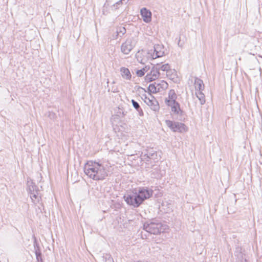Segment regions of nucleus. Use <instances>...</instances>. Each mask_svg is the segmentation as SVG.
<instances>
[{"mask_svg": "<svg viewBox=\"0 0 262 262\" xmlns=\"http://www.w3.org/2000/svg\"><path fill=\"white\" fill-rule=\"evenodd\" d=\"M85 174L94 180H102L107 176L105 166L102 164L93 161H88L84 165Z\"/></svg>", "mask_w": 262, "mask_h": 262, "instance_id": "nucleus-1", "label": "nucleus"}, {"mask_svg": "<svg viewBox=\"0 0 262 262\" xmlns=\"http://www.w3.org/2000/svg\"><path fill=\"white\" fill-rule=\"evenodd\" d=\"M152 190L145 188L135 190L131 193L124 196L126 203L135 208L138 207L143 201L149 198L152 195Z\"/></svg>", "mask_w": 262, "mask_h": 262, "instance_id": "nucleus-2", "label": "nucleus"}, {"mask_svg": "<svg viewBox=\"0 0 262 262\" xmlns=\"http://www.w3.org/2000/svg\"><path fill=\"white\" fill-rule=\"evenodd\" d=\"M143 229L150 234L157 235L168 229V226L159 220L153 219L144 224Z\"/></svg>", "mask_w": 262, "mask_h": 262, "instance_id": "nucleus-3", "label": "nucleus"}, {"mask_svg": "<svg viewBox=\"0 0 262 262\" xmlns=\"http://www.w3.org/2000/svg\"><path fill=\"white\" fill-rule=\"evenodd\" d=\"M27 185L28 190L30 195L32 201L34 204H37L39 202L41 199V194L39 193V189L31 180L28 181Z\"/></svg>", "mask_w": 262, "mask_h": 262, "instance_id": "nucleus-4", "label": "nucleus"}, {"mask_svg": "<svg viewBox=\"0 0 262 262\" xmlns=\"http://www.w3.org/2000/svg\"><path fill=\"white\" fill-rule=\"evenodd\" d=\"M166 125L173 132L185 133L187 132L188 127L184 124L169 120L165 121Z\"/></svg>", "mask_w": 262, "mask_h": 262, "instance_id": "nucleus-5", "label": "nucleus"}, {"mask_svg": "<svg viewBox=\"0 0 262 262\" xmlns=\"http://www.w3.org/2000/svg\"><path fill=\"white\" fill-rule=\"evenodd\" d=\"M171 107L172 115L174 118L179 120L183 121L185 119L184 112L181 109L180 104L178 102H175L173 104H167Z\"/></svg>", "mask_w": 262, "mask_h": 262, "instance_id": "nucleus-6", "label": "nucleus"}, {"mask_svg": "<svg viewBox=\"0 0 262 262\" xmlns=\"http://www.w3.org/2000/svg\"><path fill=\"white\" fill-rule=\"evenodd\" d=\"M160 73L155 64L152 67L149 73L145 77V80L147 82H150L157 79L160 76Z\"/></svg>", "mask_w": 262, "mask_h": 262, "instance_id": "nucleus-7", "label": "nucleus"}, {"mask_svg": "<svg viewBox=\"0 0 262 262\" xmlns=\"http://www.w3.org/2000/svg\"><path fill=\"white\" fill-rule=\"evenodd\" d=\"M134 46L133 38L132 37L128 38L121 46V52L124 54L128 55L133 49Z\"/></svg>", "mask_w": 262, "mask_h": 262, "instance_id": "nucleus-8", "label": "nucleus"}, {"mask_svg": "<svg viewBox=\"0 0 262 262\" xmlns=\"http://www.w3.org/2000/svg\"><path fill=\"white\" fill-rule=\"evenodd\" d=\"M144 102L150 107L151 109L154 111H157L159 110V105L158 102L152 95H150V97H147L145 96Z\"/></svg>", "mask_w": 262, "mask_h": 262, "instance_id": "nucleus-9", "label": "nucleus"}, {"mask_svg": "<svg viewBox=\"0 0 262 262\" xmlns=\"http://www.w3.org/2000/svg\"><path fill=\"white\" fill-rule=\"evenodd\" d=\"M142 159L147 161L150 160H153L154 162L157 161H158V154L157 151L153 150H149L142 156Z\"/></svg>", "mask_w": 262, "mask_h": 262, "instance_id": "nucleus-10", "label": "nucleus"}, {"mask_svg": "<svg viewBox=\"0 0 262 262\" xmlns=\"http://www.w3.org/2000/svg\"><path fill=\"white\" fill-rule=\"evenodd\" d=\"M164 55V48L162 45H156L154 46V52L152 55V59H156Z\"/></svg>", "mask_w": 262, "mask_h": 262, "instance_id": "nucleus-11", "label": "nucleus"}, {"mask_svg": "<svg viewBox=\"0 0 262 262\" xmlns=\"http://www.w3.org/2000/svg\"><path fill=\"white\" fill-rule=\"evenodd\" d=\"M140 12L144 21L149 23L151 21V13L150 11L145 8H143L141 9Z\"/></svg>", "mask_w": 262, "mask_h": 262, "instance_id": "nucleus-12", "label": "nucleus"}, {"mask_svg": "<svg viewBox=\"0 0 262 262\" xmlns=\"http://www.w3.org/2000/svg\"><path fill=\"white\" fill-rule=\"evenodd\" d=\"M177 96L173 90H170L168 93V99H165V103L166 104H173L177 102L176 100Z\"/></svg>", "mask_w": 262, "mask_h": 262, "instance_id": "nucleus-13", "label": "nucleus"}, {"mask_svg": "<svg viewBox=\"0 0 262 262\" xmlns=\"http://www.w3.org/2000/svg\"><path fill=\"white\" fill-rule=\"evenodd\" d=\"M194 87L195 92H203L205 88L203 80L198 77H195Z\"/></svg>", "mask_w": 262, "mask_h": 262, "instance_id": "nucleus-14", "label": "nucleus"}, {"mask_svg": "<svg viewBox=\"0 0 262 262\" xmlns=\"http://www.w3.org/2000/svg\"><path fill=\"white\" fill-rule=\"evenodd\" d=\"M34 246L37 262H43L41 257V253L39 249V247L36 243V239H35V241L34 242Z\"/></svg>", "mask_w": 262, "mask_h": 262, "instance_id": "nucleus-15", "label": "nucleus"}, {"mask_svg": "<svg viewBox=\"0 0 262 262\" xmlns=\"http://www.w3.org/2000/svg\"><path fill=\"white\" fill-rule=\"evenodd\" d=\"M120 72L122 77L126 79L130 80L132 77V75L129 70L125 67H122L120 69Z\"/></svg>", "mask_w": 262, "mask_h": 262, "instance_id": "nucleus-16", "label": "nucleus"}, {"mask_svg": "<svg viewBox=\"0 0 262 262\" xmlns=\"http://www.w3.org/2000/svg\"><path fill=\"white\" fill-rule=\"evenodd\" d=\"M155 65L157 68V69L159 71L160 70H161L167 73L169 71V70L171 69L170 66L168 63H165L162 65L161 63H157L155 64Z\"/></svg>", "mask_w": 262, "mask_h": 262, "instance_id": "nucleus-17", "label": "nucleus"}, {"mask_svg": "<svg viewBox=\"0 0 262 262\" xmlns=\"http://www.w3.org/2000/svg\"><path fill=\"white\" fill-rule=\"evenodd\" d=\"M166 75L170 79L174 80L177 78V72L175 70L170 69L166 73Z\"/></svg>", "mask_w": 262, "mask_h": 262, "instance_id": "nucleus-18", "label": "nucleus"}, {"mask_svg": "<svg viewBox=\"0 0 262 262\" xmlns=\"http://www.w3.org/2000/svg\"><path fill=\"white\" fill-rule=\"evenodd\" d=\"M195 95L200 101V104L203 105L205 104L206 100L205 95L203 92H195Z\"/></svg>", "mask_w": 262, "mask_h": 262, "instance_id": "nucleus-19", "label": "nucleus"}, {"mask_svg": "<svg viewBox=\"0 0 262 262\" xmlns=\"http://www.w3.org/2000/svg\"><path fill=\"white\" fill-rule=\"evenodd\" d=\"M156 82H155L154 83L150 84L148 86V91L152 93H156L158 92H159V88H158V84H156Z\"/></svg>", "mask_w": 262, "mask_h": 262, "instance_id": "nucleus-20", "label": "nucleus"}, {"mask_svg": "<svg viewBox=\"0 0 262 262\" xmlns=\"http://www.w3.org/2000/svg\"><path fill=\"white\" fill-rule=\"evenodd\" d=\"M156 84H158V87L159 88V92L161 91H163V90H164L165 89H166L167 88H168V84L167 83L164 81V80H162L160 81V83H156Z\"/></svg>", "mask_w": 262, "mask_h": 262, "instance_id": "nucleus-21", "label": "nucleus"}, {"mask_svg": "<svg viewBox=\"0 0 262 262\" xmlns=\"http://www.w3.org/2000/svg\"><path fill=\"white\" fill-rule=\"evenodd\" d=\"M103 260H104V262H114L113 257L110 254H105L103 256Z\"/></svg>", "mask_w": 262, "mask_h": 262, "instance_id": "nucleus-22", "label": "nucleus"}, {"mask_svg": "<svg viewBox=\"0 0 262 262\" xmlns=\"http://www.w3.org/2000/svg\"><path fill=\"white\" fill-rule=\"evenodd\" d=\"M131 102L132 103L133 106L136 110V111L139 110V108H140V106L139 104L137 101H136L135 100L132 99Z\"/></svg>", "mask_w": 262, "mask_h": 262, "instance_id": "nucleus-23", "label": "nucleus"}, {"mask_svg": "<svg viewBox=\"0 0 262 262\" xmlns=\"http://www.w3.org/2000/svg\"><path fill=\"white\" fill-rule=\"evenodd\" d=\"M48 117L52 120H55L56 118V115L53 112H49L48 113Z\"/></svg>", "mask_w": 262, "mask_h": 262, "instance_id": "nucleus-24", "label": "nucleus"}, {"mask_svg": "<svg viewBox=\"0 0 262 262\" xmlns=\"http://www.w3.org/2000/svg\"><path fill=\"white\" fill-rule=\"evenodd\" d=\"M119 111L117 112V115L120 117H124L126 114V112L123 111L120 108H119Z\"/></svg>", "mask_w": 262, "mask_h": 262, "instance_id": "nucleus-25", "label": "nucleus"}, {"mask_svg": "<svg viewBox=\"0 0 262 262\" xmlns=\"http://www.w3.org/2000/svg\"><path fill=\"white\" fill-rule=\"evenodd\" d=\"M136 74L139 77H142L144 75V72L141 70H138L136 71Z\"/></svg>", "mask_w": 262, "mask_h": 262, "instance_id": "nucleus-26", "label": "nucleus"}, {"mask_svg": "<svg viewBox=\"0 0 262 262\" xmlns=\"http://www.w3.org/2000/svg\"><path fill=\"white\" fill-rule=\"evenodd\" d=\"M129 1V0H120L118 2H117L114 5V6H115V5H120L123 4V3L126 4Z\"/></svg>", "mask_w": 262, "mask_h": 262, "instance_id": "nucleus-27", "label": "nucleus"}, {"mask_svg": "<svg viewBox=\"0 0 262 262\" xmlns=\"http://www.w3.org/2000/svg\"><path fill=\"white\" fill-rule=\"evenodd\" d=\"M111 91L113 93H117L118 92V88L117 86H112L111 89H109L108 91Z\"/></svg>", "mask_w": 262, "mask_h": 262, "instance_id": "nucleus-28", "label": "nucleus"}, {"mask_svg": "<svg viewBox=\"0 0 262 262\" xmlns=\"http://www.w3.org/2000/svg\"><path fill=\"white\" fill-rule=\"evenodd\" d=\"M126 32V29L124 27L120 28L119 31H117V33L119 34V33H122L123 35Z\"/></svg>", "mask_w": 262, "mask_h": 262, "instance_id": "nucleus-29", "label": "nucleus"}, {"mask_svg": "<svg viewBox=\"0 0 262 262\" xmlns=\"http://www.w3.org/2000/svg\"><path fill=\"white\" fill-rule=\"evenodd\" d=\"M141 70L144 72V73L145 74L150 70V67L148 66H146L145 67L143 68Z\"/></svg>", "mask_w": 262, "mask_h": 262, "instance_id": "nucleus-30", "label": "nucleus"}, {"mask_svg": "<svg viewBox=\"0 0 262 262\" xmlns=\"http://www.w3.org/2000/svg\"><path fill=\"white\" fill-rule=\"evenodd\" d=\"M137 111L139 113V114L140 116H143V112L141 107L139 108V110H137Z\"/></svg>", "mask_w": 262, "mask_h": 262, "instance_id": "nucleus-31", "label": "nucleus"}, {"mask_svg": "<svg viewBox=\"0 0 262 262\" xmlns=\"http://www.w3.org/2000/svg\"><path fill=\"white\" fill-rule=\"evenodd\" d=\"M136 57H137V60L141 63L142 62V60H141V61H140L139 59V55H136Z\"/></svg>", "mask_w": 262, "mask_h": 262, "instance_id": "nucleus-32", "label": "nucleus"}, {"mask_svg": "<svg viewBox=\"0 0 262 262\" xmlns=\"http://www.w3.org/2000/svg\"><path fill=\"white\" fill-rule=\"evenodd\" d=\"M258 56L261 58H262V55H258Z\"/></svg>", "mask_w": 262, "mask_h": 262, "instance_id": "nucleus-33", "label": "nucleus"}]
</instances>
